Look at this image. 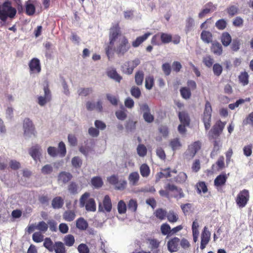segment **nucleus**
<instances>
[{
    "label": "nucleus",
    "instance_id": "nucleus-1",
    "mask_svg": "<svg viewBox=\"0 0 253 253\" xmlns=\"http://www.w3.org/2000/svg\"><path fill=\"white\" fill-rule=\"evenodd\" d=\"M121 32L118 23L113 25L110 29L109 32V44L106 48V53L109 59L111 58L114 54V47L115 43L119 40V37L121 36Z\"/></svg>",
    "mask_w": 253,
    "mask_h": 253
},
{
    "label": "nucleus",
    "instance_id": "nucleus-2",
    "mask_svg": "<svg viewBox=\"0 0 253 253\" xmlns=\"http://www.w3.org/2000/svg\"><path fill=\"white\" fill-rule=\"evenodd\" d=\"M16 12L15 8L12 7L11 3L8 1H5L0 5V19L3 22L6 21L7 18L13 19Z\"/></svg>",
    "mask_w": 253,
    "mask_h": 253
},
{
    "label": "nucleus",
    "instance_id": "nucleus-3",
    "mask_svg": "<svg viewBox=\"0 0 253 253\" xmlns=\"http://www.w3.org/2000/svg\"><path fill=\"white\" fill-rule=\"evenodd\" d=\"M89 193H84L80 199V205L82 208L85 207L87 211H94L96 210L95 202L93 199L89 198Z\"/></svg>",
    "mask_w": 253,
    "mask_h": 253
},
{
    "label": "nucleus",
    "instance_id": "nucleus-4",
    "mask_svg": "<svg viewBox=\"0 0 253 253\" xmlns=\"http://www.w3.org/2000/svg\"><path fill=\"white\" fill-rule=\"evenodd\" d=\"M211 104L209 101H207L205 104L203 116V121L206 130L209 129L211 126Z\"/></svg>",
    "mask_w": 253,
    "mask_h": 253
},
{
    "label": "nucleus",
    "instance_id": "nucleus-5",
    "mask_svg": "<svg viewBox=\"0 0 253 253\" xmlns=\"http://www.w3.org/2000/svg\"><path fill=\"white\" fill-rule=\"evenodd\" d=\"M129 47L128 41L126 38L124 36L121 37L119 39V44L116 49L115 48L114 52L116 51L118 55H122L128 51Z\"/></svg>",
    "mask_w": 253,
    "mask_h": 253
},
{
    "label": "nucleus",
    "instance_id": "nucleus-6",
    "mask_svg": "<svg viewBox=\"0 0 253 253\" xmlns=\"http://www.w3.org/2000/svg\"><path fill=\"white\" fill-rule=\"evenodd\" d=\"M249 192L247 189H244L241 191L238 194L236 202L237 205L240 208H243L247 205L249 200Z\"/></svg>",
    "mask_w": 253,
    "mask_h": 253
},
{
    "label": "nucleus",
    "instance_id": "nucleus-7",
    "mask_svg": "<svg viewBox=\"0 0 253 253\" xmlns=\"http://www.w3.org/2000/svg\"><path fill=\"white\" fill-rule=\"evenodd\" d=\"M166 189L171 193V196L178 200L184 197V194L181 188L178 187L173 184H168L165 187Z\"/></svg>",
    "mask_w": 253,
    "mask_h": 253
},
{
    "label": "nucleus",
    "instance_id": "nucleus-8",
    "mask_svg": "<svg viewBox=\"0 0 253 253\" xmlns=\"http://www.w3.org/2000/svg\"><path fill=\"white\" fill-rule=\"evenodd\" d=\"M201 143L200 141H195L188 146L185 155L189 159L193 158L197 152L201 149Z\"/></svg>",
    "mask_w": 253,
    "mask_h": 253
},
{
    "label": "nucleus",
    "instance_id": "nucleus-9",
    "mask_svg": "<svg viewBox=\"0 0 253 253\" xmlns=\"http://www.w3.org/2000/svg\"><path fill=\"white\" fill-rule=\"evenodd\" d=\"M140 63V60L138 58H136L133 60L126 62L123 66V72L125 74L128 75L132 74L134 69L137 67Z\"/></svg>",
    "mask_w": 253,
    "mask_h": 253
},
{
    "label": "nucleus",
    "instance_id": "nucleus-10",
    "mask_svg": "<svg viewBox=\"0 0 253 253\" xmlns=\"http://www.w3.org/2000/svg\"><path fill=\"white\" fill-rule=\"evenodd\" d=\"M23 129L24 135L28 137H30L34 135L35 128L31 120L28 118H26L23 122Z\"/></svg>",
    "mask_w": 253,
    "mask_h": 253
},
{
    "label": "nucleus",
    "instance_id": "nucleus-11",
    "mask_svg": "<svg viewBox=\"0 0 253 253\" xmlns=\"http://www.w3.org/2000/svg\"><path fill=\"white\" fill-rule=\"evenodd\" d=\"M112 208V205L110 198L108 195L105 196L102 203H100L99 204V211L109 212L111 211Z\"/></svg>",
    "mask_w": 253,
    "mask_h": 253
},
{
    "label": "nucleus",
    "instance_id": "nucleus-12",
    "mask_svg": "<svg viewBox=\"0 0 253 253\" xmlns=\"http://www.w3.org/2000/svg\"><path fill=\"white\" fill-rule=\"evenodd\" d=\"M44 95H39L37 97V102L41 106H44L46 103L50 101L51 99V94L48 87H44Z\"/></svg>",
    "mask_w": 253,
    "mask_h": 253
},
{
    "label": "nucleus",
    "instance_id": "nucleus-13",
    "mask_svg": "<svg viewBox=\"0 0 253 253\" xmlns=\"http://www.w3.org/2000/svg\"><path fill=\"white\" fill-rule=\"evenodd\" d=\"M211 239V232L209 231L207 226H205L201 236V250H204L208 244Z\"/></svg>",
    "mask_w": 253,
    "mask_h": 253
},
{
    "label": "nucleus",
    "instance_id": "nucleus-14",
    "mask_svg": "<svg viewBox=\"0 0 253 253\" xmlns=\"http://www.w3.org/2000/svg\"><path fill=\"white\" fill-rule=\"evenodd\" d=\"M29 66L31 74H37L41 72L40 62L38 58L32 59L29 62Z\"/></svg>",
    "mask_w": 253,
    "mask_h": 253
},
{
    "label": "nucleus",
    "instance_id": "nucleus-15",
    "mask_svg": "<svg viewBox=\"0 0 253 253\" xmlns=\"http://www.w3.org/2000/svg\"><path fill=\"white\" fill-rule=\"evenodd\" d=\"M180 239L177 237H174L170 239L167 244L168 249L170 253L176 252L179 249Z\"/></svg>",
    "mask_w": 253,
    "mask_h": 253
},
{
    "label": "nucleus",
    "instance_id": "nucleus-16",
    "mask_svg": "<svg viewBox=\"0 0 253 253\" xmlns=\"http://www.w3.org/2000/svg\"><path fill=\"white\" fill-rule=\"evenodd\" d=\"M216 8V6L211 2L207 3L204 7L202 10L199 13V18H203L208 13L214 11Z\"/></svg>",
    "mask_w": 253,
    "mask_h": 253
},
{
    "label": "nucleus",
    "instance_id": "nucleus-17",
    "mask_svg": "<svg viewBox=\"0 0 253 253\" xmlns=\"http://www.w3.org/2000/svg\"><path fill=\"white\" fill-rule=\"evenodd\" d=\"M29 153L35 161L39 160L41 155V147L38 145L33 146L30 149Z\"/></svg>",
    "mask_w": 253,
    "mask_h": 253
},
{
    "label": "nucleus",
    "instance_id": "nucleus-18",
    "mask_svg": "<svg viewBox=\"0 0 253 253\" xmlns=\"http://www.w3.org/2000/svg\"><path fill=\"white\" fill-rule=\"evenodd\" d=\"M227 179V176L225 174H221L218 175L214 180V184L217 189L224 185Z\"/></svg>",
    "mask_w": 253,
    "mask_h": 253
},
{
    "label": "nucleus",
    "instance_id": "nucleus-19",
    "mask_svg": "<svg viewBox=\"0 0 253 253\" xmlns=\"http://www.w3.org/2000/svg\"><path fill=\"white\" fill-rule=\"evenodd\" d=\"M151 33L147 32L144 35L137 37L135 40L132 42V45L134 47H137L140 45L143 42H144L150 35Z\"/></svg>",
    "mask_w": 253,
    "mask_h": 253
},
{
    "label": "nucleus",
    "instance_id": "nucleus-20",
    "mask_svg": "<svg viewBox=\"0 0 253 253\" xmlns=\"http://www.w3.org/2000/svg\"><path fill=\"white\" fill-rule=\"evenodd\" d=\"M140 178L138 172L134 171L130 173L128 176V180L130 185H136Z\"/></svg>",
    "mask_w": 253,
    "mask_h": 253
},
{
    "label": "nucleus",
    "instance_id": "nucleus-21",
    "mask_svg": "<svg viewBox=\"0 0 253 253\" xmlns=\"http://www.w3.org/2000/svg\"><path fill=\"white\" fill-rule=\"evenodd\" d=\"M201 38L204 42L209 43L212 41V35L209 31H203L201 34Z\"/></svg>",
    "mask_w": 253,
    "mask_h": 253
},
{
    "label": "nucleus",
    "instance_id": "nucleus-22",
    "mask_svg": "<svg viewBox=\"0 0 253 253\" xmlns=\"http://www.w3.org/2000/svg\"><path fill=\"white\" fill-rule=\"evenodd\" d=\"M72 177V175L67 172L63 171L59 173L58 179V181H61L64 183L68 182Z\"/></svg>",
    "mask_w": 253,
    "mask_h": 253
},
{
    "label": "nucleus",
    "instance_id": "nucleus-23",
    "mask_svg": "<svg viewBox=\"0 0 253 253\" xmlns=\"http://www.w3.org/2000/svg\"><path fill=\"white\" fill-rule=\"evenodd\" d=\"M76 227L81 230H85L88 227V223L84 218L80 217L76 221Z\"/></svg>",
    "mask_w": 253,
    "mask_h": 253
},
{
    "label": "nucleus",
    "instance_id": "nucleus-24",
    "mask_svg": "<svg viewBox=\"0 0 253 253\" xmlns=\"http://www.w3.org/2000/svg\"><path fill=\"white\" fill-rule=\"evenodd\" d=\"M211 50L214 54L220 55L222 52V46L219 42H214L212 43Z\"/></svg>",
    "mask_w": 253,
    "mask_h": 253
},
{
    "label": "nucleus",
    "instance_id": "nucleus-25",
    "mask_svg": "<svg viewBox=\"0 0 253 253\" xmlns=\"http://www.w3.org/2000/svg\"><path fill=\"white\" fill-rule=\"evenodd\" d=\"M179 119L180 123L184 125H189L190 119L188 114L185 112H180L178 113Z\"/></svg>",
    "mask_w": 253,
    "mask_h": 253
},
{
    "label": "nucleus",
    "instance_id": "nucleus-26",
    "mask_svg": "<svg viewBox=\"0 0 253 253\" xmlns=\"http://www.w3.org/2000/svg\"><path fill=\"white\" fill-rule=\"evenodd\" d=\"M140 172L143 177H147L150 173V169L149 166L145 164H142L140 167Z\"/></svg>",
    "mask_w": 253,
    "mask_h": 253
},
{
    "label": "nucleus",
    "instance_id": "nucleus-27",
    "mask_svg": "<svg viewBox=\"0 0 253 253\" xmlns=\"http://www.w3.org/2000/svg\"><path fill=\"white\" fill-rule=\"evenodd\" d=\"M107 75L110 78L116 80L117 82H120L122 79V78L117 73L116 71L114 69H109L107 71Z\"/></svg>",
    "mask_w": 253,
    "mask_h": 253
},
{
    "label": "nucleus",
    "instance_id": "nucleus-28",
    "mask_svg": "<svg viewBox=\"0 0 253 253\" xmlns=\"http://www.w3.org/2000/svg\"><path fill=\"white\" fill-rule=\"evenodd\" d=\"M56 253H66V250L63 243L56 242L55 243L54 250Z\"/></svg>",
    "mask_w": 253,
    "mask_h": 253
},
{
    "label": "nucleus",
    "instance_id": "nucleus-29",
    "mask_svg": "<svg viewBox=\"0 0 253 253\" xmlns=\"http://www.w3.org/2000/svg\"><path fill=\"white\" fill-rule=\"evenodd\" d=\"M63 200L60 197H56L52 201V206L54 209L60 208L63 205Z\"/></svg>",
    "mask_w": 253,
    "mask_h": 253
},
{
    "label": "nucleus",
    "instance_id": "nucleus-30",
    "mask_svg": "<svg viewBox=\"0 0 253 253\" xmlns=\"http://www.w3.org/2000/svg\"><path fill=\"white\" fill-rule=\"evenodd\" d=\"M26 12L28 15H32L35 13V7L30 0L26 4Z\"/></svg>",
    "mask_w": 253,
    "mask_h": 253
},
{
    "label": "nucleus",
    "instance_id": "nucleus-31",
    "mask_svg": "<svg viewBox=\"0 0 253 253\" xmlns=\"http://www.w3.org/2000/svg\"><path fill=\"white\" fill-rule=\"evenodd\" d=\"M221 40L222 44L227 46L231 43V37L228 33H223L221 36Z\"/></svg>",
    "mask_w": 253,
    "mask_h": 253
},
{
    "label": "nucleus",
    "instance_id": "nucleus-32",
    "mask_svg": "<svg viewBox=\"0 0 253 253\" xmlns=\"http://www.w3.org/2000/svg\"><path fill=\"white\" fill-rule=\"evenodd\" d=\"M170 146L172 149L173 151H175L179 149L182 146V144L180 142L179 139L176 138L170 141Z\"/></svg>",
    "mask_w": 253,
    "mask_h": 253
},
{
    "label": "nucleus",
    "instance_id": "nucleus-33",
    "mask_svg": "<svg viewBox=\"0 0 253 253\" xmlns=\"http://www.w3.org/2000/svg\"><path fill=\"white\" fill-rule=\"evenodd\" d=\"M154 84V78L152 76H148L146 77L145 81V86L146 89H151Z\"/></svg>",
    "mask_w": 253,
    "mask_h": 253
},
{
    "label": "nucleus",
    "instance_id": "nucleus-34",
    "mask_svg": "<svg viewBox=\"0 0 253 253\" xmlns=\"http://www.w3.org/2000/svg\"><path fill=\"white\" fill-rule=\"evenodd\" d=\"M137 202L136 200L131 199H130L127 204V207L129 211L132 212H135L137 209Z\"/></svg>",
    "mask_w": 253,
    "mask_h": 253
},
{
    "label": "nucleus",
    "instance_id": "nucleus-35",
    "mask_svg": "<svg viewBox=\"0 0 253 253\" xmlns=\"http://www.w3.org/2000/svg\"><path fill=\"white\" fill-rule=\"evenodd\" d=\"M117 209L120 214H124L126 211V205L123 200H120L117 205Z\"/></svg>",
    "mask_w": 253,
    "mask_h": 253
},
{
    "label": "nucleus",
    "instance_id": "nucleus-36",
    "mask_svg": "<svg viewBox=\"0 0 253 253\" xmlns=\"http://www.w3.org/2000/svg\"><path fill=\"white\" fill-rule=\"evenodd\" d=\"M68 190L71 194H76L81 190V189L76 183L71 182L68 186Z\"/></svg>",
    "mask_w": 253,
    "mask_h": 253
},
{
    "label": "nucleus",
    "instance_id": "nucleus-37",
    "mask_svg": "<svg viewBox=\"0 0 253 253\" xmlns=\"http://www.w3.org/2000/svg\"><path fill=\"white\" fill-rule=\"evenodd\" d=\"M187 179V175L184 172H180L175 177V181L177 183H184Z\"/></svg>",
    "mask_w": 253,
    "mask_h": 253
},
{
    "label": "nucleus",
    "instance_id": "nucleus-38",
    "mask_svg": "<svg viewBox=\"0 0 253 253\" xmlns=\"http://www.w3.org/2000/svg\"><path fill=\"white\" fill-rule=\"evenodd\" d=\"M103 181L100 177H94L91 179V184L95 188H99L103 185Z\"/></svg>",
    "mask_w": 253,
    "mask_h": 253
},
{
    "label": "nucleus",
    "instance_id": "nucleus-39",
    "mask_svg": "<svg viewBox=\"0 0 253 253\" xmlns=\"http://www.w3.org/2000/svg\"><path fill=\"white\" fill-rule=\"evenodd\" d=\"M63 241L66 246L71 247L75 243V238L72 235H67L64 237Z\"/></svg>",
    "mask_w": 253,
    "mask_h": 253
},
{
    "label": "nucleus",
    "instance_id": "nucleus-40",
    "mask_svg": "<svg viewBox=\"0 0 253 253\" xmlns=\"http://www.w3.org/2000/svg\"><path fill=\"white\" fill-rule=\"evenodd\" d=\"M239 80L243 85H246L249 83V75L246 72H242L239 76Z\"/></svg>",
    "mask_w": 253,
    "mask_h": 253
},
{
    "label": "nucleus",
    "instance_id": "nucleus-41",
    "mask_svg": "<svg viewBox=\"0 0 253 253\" xmlns=\"http://www.w3.org/2000/svg\"><path fill=\"white\" fill-rule=\"evenodd\" d=\"M115 115L117 119L121 121L125 120L127 117L126 110L124 108L122 110L117 111L115 112Z\"/></svg>",
    "mask_w": 253,
    "mask_h": 253
},
{
    "label": "nucleus",
    "instance_id": "nucleus-42",
    "mask_svg": "<svg viewBox=\"0 0 253 253\" xmlns=\"http://www.w3.org/2000/svg\"><path fill=\"white\" fill-rule=\"evenodd\" d=\"M144 79V74L142 71H138L135 75V82L138 85H141Z\"/></svg>",
    "mask_w": 253,
    "mask_h": 253
},
{
    "label": "nucleus",
    "instance_id": "nucleus-43",
    "mask_svg": "<svg viewBox=\"0 0 253 253\" xmlns=\"http://www.w3.org/2000/svg\"><path fill=\"white\" fill-rule=\"evenodd\" d=\"M194 26V20L191 17H188L186 20V32H189Z\"/></svg>",
    "mask_w": 253,
    "mask_h": 253
},
{
    "label": "nucleus",
    "instance_id": "nucleus-44",
    "mask_svg": "<svg viewBox=\"0 0 253 253\" xmlns=\"http://www.w3.org/2000/svg\"><path fill=\"white\" fill-rule=\"evenodd\" d=\"M76 216V214L74 212L72 211H66L63 214V217L64 219L68 221H71L73 220Z\"/></svg>",
    "mask_w": 253,
    "mask_h": 253
},
{
    "label": "nucleus",
    "instance_id": "nucleus-45",
    "mask_svg": "<svg viewBox=\"0 0 253 253\" xmlns=\"http://www.w3.org/2000/svg\"><path fill=\"white\" fill-rule=\"evenodd\" d=\"M198 192L206 193L208 191V188L204 182H199L196 185Z\"/></svg>",
    "mask_w": 253,
    "mask_h": 253
},
{
    "label": "nucleus",
    "instance_id": "nucleus-46",
    "mask_svg": "<svg viewBox=\"0 0 253 253\" xmlns=\"http://www.w3.org/2000/svg\"><path fill=\"white\" fill-rule=\"evenodd\" d=\"M167 218H168V220L170 222H176L178 219V215L176 213H175L174 212H173V211H169L167 215Z\"/></svg>",
    "mask_w": 253,
    "mask_h": 253
},
{
    "label": "nucleus",
    "instance_id": "nucleus-47",
    "mask_svg": "<svg viewBox=\"0 0 253 253\" xmlns=\"http://www.w3.org/2000/svg\"><path fill=\"white\" fill-rule=\"evenodd\" d=\"M43 246L50 252H52L54 250V245H53V242L49 238H45L43 243Z\"/></svg>",
    "mask_w": 253,
    "mask_h": 253
},
{
    "label": "nucleus",
    "instance_id": "nucleus-48",
    "mask_svg": "<svg viewBox=\"0 0 253 253\" xmlns=\"http://www.w3.org/2000/svg\"><path fill=\"white\" fill-rule=\"evenodd\" d=\"M180 94L182 97L187 99L190 98L191 93L190 90L187 87H182L180 90Z\"/></svg>",
    "mask_w": 253,
    "mask_h": 253
},
{
    "label": "nucleus",
    "instance_id": "nucleus-49",
    "mask_svg": "<svg viewBox=\"0 0 253 253\" xmlns=\"http://www.w3.org/2000/svg\"><path fill=\"white\" fill-rule=\"evenodd\" d=\"M130 93L135 98H139L141 96V92L139 87L134 86L130 89Z\"/></svg>",
    "mask_w": 253,
    "mask_h": 253
},
{
    "label": "nucleus",
    "instance_id": "nucleus-50",
    "mask_svg": "<svg viewBox=\"0 0 253 253\" xmlns=\"http://www.w3.org/2000/svg\"><path fill=\"white\" fill-rule=\"evenodd\" d=\"M137 153L140 157H144L147 153V149L143 144H139L137 148Z\"/></svg>",
    "mask_w": 253,
    "mask_h": 253
},
{
    "label": "nucleus",
    "instance_id": "nucleus-51",
    "mask_svg": "<svg viewBox=\"0 0 253 253\" xmlns=\"http://www.w3.org/2000/svg\"><path fill=\"white\" fill-rule=\"evenodd\" d=\"M92 92L91 88H81L78 89V93L79 95L86 96Z\"/></svg>",
    "mask_w": 253,
    "mask_h": 253
},
{
    "label": "nucleus",
    "instance_id": "nucleus-52",
    "mask_svg": "<svg viewBox=\"0 0 253 253\" xmlns=\"http://www.w3.org/2000/svg\"><path fill=\"white\" fill-rule=\"evenodd\" d=\"M162 233L164 235H171V229L170 226L167 224H163L161 227Z\"/></svg>",
    "mask_w": 253,
    "mask_h": 253
},
{
    "label": "nucleus",
    "instance_id": "nucleus-53",
    "mask_svg": "<svg viewBox=\"0 0 253 253\" xmlns=\"http://www.w3.org/2000/svg\"><path fill=\"white\" fill-rule=\"evenodd\" d=\"M160 38L162 42L164 43H169L172 41V37L170 34L167 33H161Z\"/></svg>",
    "mask_w": 253,
    "mask_h": 253
},
{
    "label": "nucleus",
    "instance_id": "nucleus-54",
    "mask_svg": "<svg viewBox=\"0 0 253 253\" xmlns=\"http://www.w3.org/2000/svg\"><path fill=\"white\" fill-rule=\"evenodd\" d=\"M203 61L208 67H211L213 64V59L210 55H206L203 57Z\"/></svg>",
    "mask_w": 253,
    "mask_h": 253
},
{
    "label": "nucleus",
    "instance_id": "nucleus-55",
    "mask_svg": "<svg viewBox=\"0 0 253 253\" xmlns=\"http://www.w3.org/2000/svg\"><path fill=\"white\" fill-rule=\"evenodd\" d=\"M221 146V144L219 141H215L214 142L213 150L211 154V157L214 156L217 154V153L219 150Z\"/></svg>",
    "mask_w": 253,
    "mask_h": 253
},
{
    "label": "nucleus",
    "instance_id": "nucleus-56",
    "mask_svg": "<svg viewBox=\"0 0 253 253\" xmlns=\"http://www.w3.org/2000/svg\"><path fill=\"white\" fill-rule=\"evenodd\" d=\"M126 183L127 182L126 180L122 179H120L115 185V188L118 190H123L126 188Z\"/></svg>",
    "mask_w": 253,
    "mask_h": 253
},
{
    "label": "nucleus",
    "instance_id": "nucleus-57",
    "mask_svg": "<svg viewBox=\"0 0 253 253\" xmlns=\"http://www.w3.org/2000/svg\"><path fill=\"white\" fill-rule=\"evenodd\" d=\"M155 214L157 218L163 220L166 216V211L162 209H159L156 211Z\"/></svg>",
    "mask_w": 253,
    "mask_h": 253
},
{
    "label": "nucleus",
    "instance_id": "nucleus-58",
    "mask_svg": "<svg viewBox=\"0 0 253 253\" xmlns=\"http://www.w3.org/2000/svg\"><path fill=\"white\" fill-rule=\"evenodd\" d=\"M48 229V224L44 221L40 222L36 226V229L45 232Z\"/></svg>",
    "mask_w": 253,
    "mask_h": 253
},
{
    "label": "nucleus",
    "instance_id": "nucleus-59",
    "mask_svg": "<svg viewBox=\"0 0 253 253\" xmlns=\"http://www.w3.org/2000/svg\"><path fill=\"white\" fill-rule=\"evenodd\" d=\"M32 238L34 242L40 243L43 241V236L40 232H37L33 234Z\"/></svg>",
    "mask_w": 253,
    "mask_h": 253
},
{
    "label": "nucleus",
    "instance_id": "nucleus-60",
    "mask_svg": "<svg viewBox=\"0 0 253 253\" xmlns=\"http://www.w3.org/2000/svg\"><path fill=\"white\" fill-rule=\"evenodd\" d=\"M72 164L73 167L78 168L81 167L82 161L79 157H74L72 160Z\"/></svg>",
    "mask_w": 253,
    "mask_h": 253
},
{
    "label": "nucleus",
    "instance_id": "nucleus-61",
    "mask_svg": "<svg viewBox=\"0 0 253 253\" xmlns=\"http://www.w3.org/2000/svg\"><path fill=\"white\" fill-rule=\"evenodd\" d=\"M78 251L79 253H89V249L87 246L84 244H81L78 247Z\"/></svg>",
    "mask_w": 253,
    "mask_h": 253
},
{
    "label": "nucleus",
    "instance_id": "nucleus-62",
    "mask_svg": "<svg viewBox=\"0 0 253 253\" xmlns=\"http://www.w3.org/2000/svg\"><path fill=\"white\" fill-rule=\"evenodd\" d=\"M213 71L215 75L218 76L222 73V67L219 64H215L213 66Z\"/></svg>",
    "mask_w": 253,
    "mask_h": 253
},
{
    "label": "nucleus",
    "instance_id": "nucleus-63",
    "mask_svg": "<svg viewBox=\"0 0 253 253\" xmlns=\"http://www.w3.org/2000/svg\"><path fill=\"white\" fill-rule=\"evenodd\" d=\"M215 26L219 30H223L226 26V22L223 19H220L216 22Z\"/></svg>",
    "mask_w": 253,
    "mask_h": 253
},
{
    "label": "nucleus",
    "instance_id": "nucleus-64",
    "mask_svg": "<svg viewBox=\"0 0 253 253\" xmlns=\"http://www.w3.org/2000/svg\"><path fill=\"white\" fill-rule=\"evenodd\" d=\"M59 153L61 157H64L66 153L65 145L64 142H60L58 144Z\"/></svg>",
    "mask_w": 253,
    "mask_h": 253
}]
</instances>
